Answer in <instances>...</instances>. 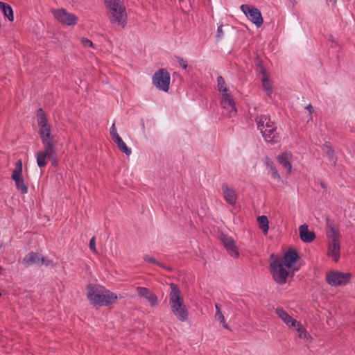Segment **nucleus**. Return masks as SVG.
Returning <instances> with one entry per match:
<instances>
[{"label": "nucleus", "mask_w": 355, "mask_h": 355, "mask_svg": "<svg viewBox=\"0 0 355 355\" xmlns=\"http://www.w3.org/2000/svg\"><path fill=\"white\" fill-rule=\"evenodd\" d=\"M46 158L51 159V164L53 166H56L58 165L56 149H55V153L53 155V156H46Z\"/></svg>", "instance_id": "f704fd0d"}, {"label": "nucleus", "mask_w": 355, "mask_h": 355, "mask_svg": "<svg viewBox=\"0 0 355 355\" xmlns=\"http://www.w3.org/2000/svg\"><path fill=\"white\" fill-rule=\"evenodd\" d=\"M255 64L258 68H259L260 73L263 76H266L267 74L266 70L263 67L262 60H261L258 57L255 60Z\"/></svg>", "instance_id": "2f4dec72"}, {"label": "nucleus", "mask_w": 355, "mask_h": 355, "mask_svg": "<svg viewBox=\"0 0 355 355\" xmlns=\"http://www.w3.org/2000/svg\"><path fill=\"white\" fill-rule=\"evenodd\" d=\"M44 146V150L37 153V164L39 167L43 168L46 165V156H53L55 153V141L52 134H46L40 137Z\"/></svg>", "instance_id": "39448f33"}, {"label": "nucleus", "mask_w": 355, "mask_h": 355, "mask_svg": "<svg viewBox=\"0 0 355 355\" xmlns=\"http://www.w3.org/2000/svg\"><path fill=\"white\" fill-rule=\"evenodd\" d=\"M291 154L284 153L277 157V160L282 166L287 170L288 173H290L292 169V165L290 162Z\"/></svg>", "instance_id": "5701e85b"}, {"label": "nucleus", "mask_w": 355, "mask_h": 355, "mask_svg": "<svg viewBox=\"0 0 355 355\" xmlns=\"http://www.w3.org/2000/svg\"><path fill=\"white\" fill-rule=\"evenodd\" d=\"M170 73L166 69H160L153 76V83L159 89L167 92L169 89Z\"/></svg>", "instance_id": "0eeeda50"}, {"label": "nucleus", "mask_w": 355, "mask_h": 355, "mask_svg": "<svg viewBox=\"0 0 355 355\" xmlns=\"http://www.w3.org/2000/svg\"><path fill=\"white\" fill-rule=\"evenodd\" d=\"M324 148L326 149L325 153L329 161L333 162L335 165L337 161V157L335 155V151L332 148L331 144L329 141H326L324 144Z\"/></svg>", "instance_id": "393cba45"}, {"label": "nucleus", "mask_w": 355, "mask_h": 355, "mask_svg": "<svg viewBox=\"0 0 355 355\" xmlns=\"http://www.w3.org/2000/svg\"><path fill=\"white\" fill-rule=\"evenodd\" d=\"M2 246H3L2 242H0V249L1 248Z\"/></svg>", "instance_id": "49530a36"}, {"label": "nucleus", "mask_w": 355, "mask_h": 355, "mask_svg": "<svg viewBox=\"0 0 355 355\" xmlns=\"http://www.w3.org/2000/svg\"><path fill=\"white\" fill-rule=\"evenodd\" d=\"M176 58V60L177 62H178V64L184 69H187L188 64H187V61L185 60L184 58H181V57H179V56H176L175 57Z\"/></svg>", "instance_id": "72a5a7b5"}, {"label": "nucleus", "mask_w": 355, "mask_h": 355, "mask_svg": "<svg viewBox=\"0 0 355 355\" xmlns=\"http://www.w3.org/2000/svg\"><path fill=\"white\" fill-rule=\"evenodd\" d=\"M37 121L39 127L40 136L45 135L47 134H51V125L48 123L46 115L42 108H40L37 111Z\"/></svg>", "instance_id": "f8f14e48"}, {"label": "nucleus", "mask_w": 355, "mask_h": 355, "mask_svg": "<svg viewBox=\"0 0 355 355\" xmlns=\"http://www.w3.org/2000/svg\"><path fill=\"white\" fill-rule=\"evenodd\" d=\"M53 15L55 18L60 23L71 26L74 25L78 21V17L75 15L67 12L64 8L53 10Z\"/></svg>", "instance_id": "9b49d317"}, {"label": "nucleus", "mask_w": 355, "mask_h": 355, "mask_svg": "<svg viewBox=\"0 0 355 355\" xmlns=\"http://www.w3.org/2000/svg\"><path fill=\"white\" fill-rule=\"evenodd\" d=\"M215 307H216V315H215L216 318L220 323L223 324V326L225 328L228 329V325H227V324L225 323V318L221 312L220 306L218 304H216Z\"/></svg>", "instance_id": "cd10ccee"}, {"label": "nucleus", "mask_w": 355, "mask_h": 355, "mask_svg": "<svg viewBox=\"0 0 355 355\" xmlns=\"http://www.w3.org/2000/svg\"><path fill=\"white\" fill-rule=\"evenodd\" d=\"M217 87L219 92L223 93L229 92V89L226 86L225 81L221 76H219L217 78Z\"/></svg>", "instance_id": "c756f323"}, {"label": "nucleus", "mask_w": 355, "mask_h": 355, "mask_svg": "<svg viewBox=\"0 0 355 355\" xmlns=\"http://www.w3.org/2000/svg\"><path fill=\"white\" fill-rule=\"evenodd\" d=\"M3 268L0 266V271L2 270Z\"/></svg>", "instance_id": "09e8293b"}, {"label": "nucleus", "mask_w": 355, "mask_h": 355, "mask_svg": "<svg viewBox=\"0 0 355 355\" xmlns=\"http://www.w3.org/2000/svg\"><path fill=\"white\" fill-rule=\"evenodd\" d=\"M105 4L110 22L124 28L127 24V13L123 3L120 0H105Z\"/></svg>", "instance_id": "f03ea898"}, {"label": "nucleus", "mask_w": 355, "mask_h": 355, "mask_svg": "<svg viewBox=\"0 0 355 355\" xmlns=\"http://www.w3.org/2000/svg\"><path fill=\"white\" fill-rule=\"evenodd\" d=\"M273 258L279 259L283 265L287 268H291L299 259V254L297 250L291 248L284 254L282 258L275 257L273 254H272L271 259Z\"/></svg>", "instance_id": "4468645a"}, {"label": "nucleus", "mask_w": 355, "mask_h": 355, "mask_svg": "<svg viewBox=\"0 0 355 355\" xmlns=\"http://www.w3.org/2000/svg\"><path fill=\"white\" fill-rule=\"evenodd\" d=\"M222 190L225 201L230 205H235L237 200V195L236 191L229 188L228 185L225 183L222 184Z\"/></svg>", "instance_id": "6ab92c4d"}, {"label": "nucleus", "mask_w": 355, "mask_h": 355, "mask_svg": "<svg viewBox=\"0 0 355 355\" xmlns=\"http://www.w3.org/2000/svg\"><path fill=\"white\" fill-rule=\"evenodd\" d=\"M22 162L19 160L16 163V166L12 174V179L15 181L16 188L22 194H26L28 192V184L25 183L24 178L22 176Z\"/></svg>", "instance_id": "1a4fd4ad"}, {"label": "nucleus", "mask_w": 355, "mask_h": 355, "mask_svg": "<svg viewBox=\"0 0 355 355\" xmlns=\"http://www.w3.org/2000/svg\"><path fill=\"white\" fill-rule=\"evenodd\" d=\"M220 240L225 248L227 253L233 258H238L239 253L234 240L227 234H222Z\"/></svg>", "instance_id": "ddd939ff"}, {"label": "nucleus", "mask_w": 355, "mask_h": 355, "mask_svg": "<svg viewBox=\"0 0 355 355\" xmlns=\"http://www.w3.org/2000/svg\"><path fill=\"white\" fill-rule=\"evenodd\" d=\"M257 221L259 224L260 229L263 231L264 234H267L269 229L268 219L266 216H261L257 218Z\"/></svg>", "instance_id": "bb28decb"}, {"label": "nucleus", "mask_w": 355, "mask_h": 355, "mask_svg": "<svg viewBox=\"0 0 355 355\" xmlns=\"http://www.w3.org/2000/svg\"><path fill=\"white\" fill-rule=\"evenodd\" d=\"M284 265L277 258L272 259L270 263V270L274 280L279 284L286 282L289 275L288 271L284 267Z\"/></svg>", "instance_id": "423d86ee"}, {"label": "nucleus", "mask_w": 355, "mask_h": 355, "mask_svg": "<svg viewBox=\"0 0 355 355\" xmlns=\"http://www.w3.org/2000/svg\"><path fill=\"white\" fill-rule=\"evenodd\" d=\"M299 232L300 237L304 242L310 243L315 238V233L309 230V226L306 224L302 225L299 228Z\"/></svg>", "instance_id": "aec40b11"}, {"label": "nucleus", "mask_w": 355, "mask_h": 355, "mask_svg": "<svg viewBox=\"0 0 355 355\" xmlns=\"http://www.w3.org/2000/svg\"><path fill=\"white\" fill-rule=\"evenodd\" d=\"M320 186L323 189H326L327 188V186H326V184H325V183L324 182H320Z\"/></svg>", "instance_id": "c03bdc74"}, {"label": "nucleus", "mask_w": 355, "mask_h": 355, "mask_svg": "<svg viewBox=\"0 0 355 355\" xmlns=\"http://www.w3.org/2000/svg\"><path fill=\"white\" fill-rule=\"evenodd\" d=\"M0 9L1 10L4 16L6 17L10 21H13V11L10 5L6 3L0 1Z\"/></svg>", "instance_id": "b1692460"}, {"label": "nucleus", "mask_w": 355, "mask_h": 355, "mask_svg": "<svg viewBox=\"0 0 355 355\" xmlns=\"http://www.w3.org/2000/svg\"><path fill=\"white\" fill-rule=\"evenodd\" d=\"M221 104L223 105V107L225 109L230 108V112H236V109L235 107V103L233 99L232 96L227 92H223L221 97Z\"/></svg>", "instance_id": "4be33fe9"}, {"label": "nucleus", "mask_w": 355, "mask_h": 355, "mask_svg": "<svg viewBox=\"0 0 355 355\" xmlns=\"http://www.w3.org/2000/svg\"><path fill=\"white\" fill-rule=\"evenodd\" d=\"M275 313L287 326L289 327H296L297 321L293 319L283 308H277L275 309Z\"/></svg>", "instance_id": "a211bd4d"}, {"label": "nucleus", "mask_w": 355, "mask_h": 355, "mask_svg": "<svg viewBox=\"0 0 355 355\" xmlns=\"http://www.w3.org/2000/svg\"><path fill=\"white\" fill-rule=\"evenodd\" d=\"M241 10L244 12L246 17L257 27H260L263 22V17L259 10L254 6L247 4H243Z\"/></svg>", "instance_id": "9d476101"}, {"label": "nucleus", "mask_w": 355, "mask_h": 355, "mask_svg": "<svg viewBox=\"0 0 355 355\" xmlns=\"http://www.w3.org/2000/svg\"><path fill=\"white\" fill-rule=\"evenodd\" d=\"M45 258L37 252H31L23 259V264L25 266H29L33 264H40L44 263Z\"/></svg>", "instance_id": "f3484780"}, {"label": "nucleus", "mask_w": 355, "mask_h": 355, "mask_svg": "<svg viewBox=\"0 0 355 355\" xmlns=\"http://www.w3.org/2000/svg\"><path fill=\"white\" fill-rule=\"evenodd\" d=\"M266 164L270 168V169L272 166H275L274 164H273L272 161L270 158H268V157H266Z\"/></svg>", "instance_id": "a19ab883"}, {"label": "nucleus", "mask_w": 355, "mask_h": 355, "mask_svg": "<svg viewBox=\"0 0 355 355\" xmlns=\"http://www.w3.org/2000/svg\"><path fill=\"white\" fill-rule=\"evenodd\" d=\"M306 109L309 111L310 114H311L313 112V107L311 104L306 106Z\"/></svg>", "instance_id": "79ce46f5"}, {"label": "nucleus", "mask_w": 355, "mask_h": 355, "mask_svg": "<svg viewBox=\"0 0 355 355\" xmlns=\"http://www.w3.org/2000/svg\"><path fill=\"white\" fill-rule=\"evenodd\" d=\"M297 326V331L298 332V337L303 339H309L311 338V336L308 332L306 331V329L302 327V325L297 322L296 324Z\"/></svg>", "instance_id": "c85d7f7f"}, {"label": "nucleus", "mask_w": 355, "mask_h": 355, "mask_svg": "<svg viewBox=\"0 0 355 355\" xmlns=\"http://www.w3.org/2000/svg\"><path fill=\"white\" fill-rule=\"evenodd\" d=\"M262 85L264 89L266 91L268 95H270L272 93V85L268 79L267 74L266 76H263L261 78Z\"/></svg>", "instance_id": "7c9ffc66"}, {"label": "nucleus", "mask_w": 355, "mask_h": 355, "mask_svg": "<svg viewBox=\"0 0 355 355\" xmlns=\"http://www.w3.org/2000/svg\"><path fill=\"white\" fill-rule=\"evenodd\" d=\"M110 135L112 136V139H116V137H120L118 133L116 132V129L115 128L114 123L112 124L111 128H110Z\"/></svg>", "instance_id": "4c0bfd02"}, {"label": "nucleus", "mask_w": 355, "mask_h": 355, "mask_svg": "<svg viewBox=\"0 0 355 355\" xmlns=\"http://www.w3.org/2000/svg\"><path fill=\"white\" fill-rule=\"evenodd\" d=\"M138 296L145 298L152 306L158 304L157 297L148 288L138 286L136 288Z\"/></svg>", "instance_id": "2eb2a0df"}, {"label": "nucleus", "mask_w": 355, "mask_h": 355, "mask_svg": "<svg viewBox=\"0 0 355 355\" xmlns=\"http://www.w3.org/2000/svg\"><path fill=\"white\" fill-rule=\"evenodd\" d=\"M87 297L94 305L107 306L115 302L117 296L103 287L89 284Z\"/></svg>", "instance_id": "f257e3e1"}, {"label": "nucleus", "mask_w": 355, "mask_h": 355, "mask_svg": "<svg viewBox=\"0 0 355 355\" xmlns=\"http://www.w3.org/2000/svg\"><path fill=\"white\" fill-rule=\"evenodd\" d=\"M340 240H333L329 243L328 255L334 257V260L337 262L340 258Z\"/></svg>", "instance_id": "412c9836"}, {"label": "nucleus", "mask_w": 355, "mask_h": 355, "mask_svg": "<svg viewBox=\"0 0 355 355\" xmlns=\"http://www.w3.org/2000/svg\"><path fill=\"white\" fill-rule=\"evenodd\" d=\"M291 3L295 6L297 4V1L295 0H290Z\"/></svg>", "instance_id": "a18cd8bd"}, {"label": "nucleus", "mask_w": 355, "mask_h": 355, "mask_svg": "<svg viewBox=\"0 0 355 355\" xmlns=\"http://www.w3.org/2000/svg\"><path fill=\"white\" fill-rule=\"evenodd\" d=\"M89 248L94 253H97V250L96 248V238L94 236L89 241Z\"/></svg>", "instance_id": "c9c22d12"}, {"label": "nucleus", "mask_w": 355, "mask_h": 355, "mask_svg": "<svg viewBox=\"0 0 355 355\" xmlns=\"http://www.w3.org/2000/svg\"><path fill=\"white\" fill-rule=\"evenodd\" d=\"M258 130H260L267 142L275 144L279 140L275 123L271 121L270 116L266 114L257 116L255 119Z\"/></svg>", "instance_id": "20e7f679"}, {"label": "nucleus", "mask_w": 355, "mask_h": 355, "mask_svg": "<svg viewBox=\"0 0 355 355\" xmlns=\"http://www.w3.org/2000/svg\"><path fill=\"white\" fill-rule=\"evenodd\" d=\"M270 171H271V173H272V177L274 178V179H277L278 180H279L281 179V177L278 173V171L277 169L276 168L275 166H272L271 168H270Z\"/></svg>", "instance_id": "e433bc0d"}, {"label": "nucleus", "mask_w": 355, "mask_h": 355, "mask_svg": "<svg viewBox=\"0 0 355 355\" xmlns=\"http://www.w3.org/2000/svg\"><path fill=\"white\" fill-rule=\"evenodd\" d=\"M113 140L116 143V144L117 145L118 148L121 151L124 153L128 156H129L131 154V149L126 146V144L122 140L121 137H116V139Z\"/></svg>", "instance_id": "a878e982"}, {"label": "nucleus", "mask_w": 355, "mask_h": 355, "mask_svg": "<svg viewBox=\"0 0 355 355\" xmlns=\"http://www.w3.org/2000/svg\"><path fill=\"white\" fill-rule=\"evenodd\" d=\"M81 41L85 46H93V42L87 38H82Z\"/></svg>", "instance_id": "ea45409f"}, {"label": "nucleus", "mask_w": 355, "mask_h": 355, "mask_svg": "<svg viewBox=\"0 0 355 355\" xmlns=\"http://www.w3.org/2000/svg\"><path fill=\"white\" fill-rule=\"evenodd\" d=\"M144 260L149 262V263H154V264H156V265H158L162 268H164V265L161 263H159V261H156V259L152 257H149L148 255L145 256L144 257Z\"/></svg>", "instance_id": "473e14b6"}, {"label": "nucleus", "mask_w": 355, "mask_h": 355, "mask_svg": "<svg viewBox=\"0 0 355 355\" xmlns=\"http://www.w3.org/2000/svg\"><path fill=\"white\" fill-rule=\"evenodd\" d=\"M327 227H326V234L327 237L331 240H336L339 241L340 234L339 232V230L336 227L334 222L329 218H327L326 220Z\"/></svg>", "instance_id": "dca6fc26"}, {"label": "nucleus", "mask_w": 355, "mask_h": 355, "mask_svg": "<svg viewBox=\"0 0 355 355\" xmlns=\"http://www.w3.org/2000/svg\"><path fill=\"white\" fill-rule=\"evenodd\" d=\"M171 293L169 295V304L173 314L180 321H185L188 319V311L181 297V292L178 286L173 283L171 284Z\"/></svg>", "instance_id": "7ed1b4c3"}, {"label": "nucleus", "mask_w": 355, "mask_h": 355, "mask_svg": "<svg viewBox=\"0 0 355 355\" xmlns=\"http://www.w3.org/2000/svg\"><path fill=\"white\" fill-rule=\"evenodd\" d=\"M351 274L338 271H330L326 275V281L331 286H345L351 279Z\"/></svg>", "instance_id": "6e6552de"}, {"label": "nucleus", "mask_w": 355, "mask_h": 355, "mask_svg": "<svg viewBox=\"0 0 355 355\" xmlns=\"http://www.w3.org/2000/svg\"><path fill=\"white\" fill-rule=\"evenodd\" d=\"M293 270H299V268H293Z\"/></svg>", "instance_id": "de8ad7c7"}, {"label": "nucleus", "mask_w": 355, "mask_h": 355, "mask_svg": "<svg viewBox=\"0 0 355 355\" xmlns=\"http://www.w3.org/2000/svg\"><path fill=\"white\" fill-rule=\"evenodd\" d=\"M51 263H52V261L45 259V261L43 263H44L46 266H49Z\"/></svg>", "instance_id": "37998d69"}, {"label": "nucleus", "mask_w": 355, "mask_h": 355, "mask_svg": "<svg viewBox=\"0 0 355 355\" xmlns=\"http://www.w3.org/2000/svg\"><path fill=\"white\" fill-rule=\"evenodd\" d=\"M223 25H220L218 27L216 37L218 40L221 39L223 37Z\"/></svg>", "instance_id": "58836bf2"}]
</instances>
